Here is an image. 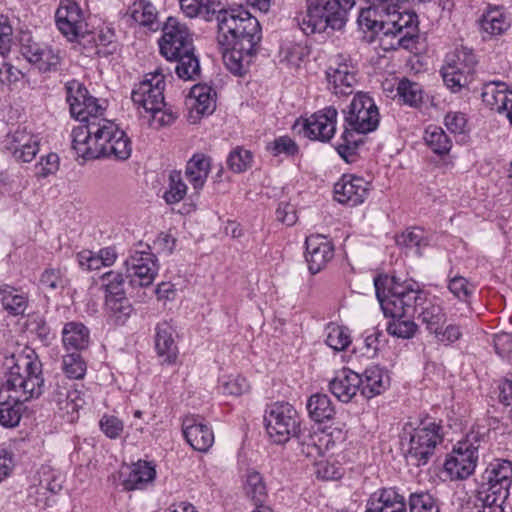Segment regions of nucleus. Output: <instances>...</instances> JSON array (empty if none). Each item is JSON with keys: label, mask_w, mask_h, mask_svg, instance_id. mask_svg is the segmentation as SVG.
<instances>
[{"label": "nucleus", "mask_w": 512, "mask_h": 512, "mask_svg": "<svg viewBox=\"0 0 512 512\" xmlns=\"http://www.w3.org/2000/svg\"><path fill=\"white\" fill-rule=\"evenodd\" d=\"M212 14L217 22V42L225 66L235 75L244 74L262 38L258 19L242 5L212 9Z\"/></svg>", "instance_id": "1"}, {"label": "nucleus", "mask_w": 512, "mask_h": 512, "mask_svg": "<svg viewBox=\"0 0 512 512\" xmlns=\"http://www.w3.org/2000/svg\"><path fill=\"white\" fill-rule=\"evenodd\" d=\"M377 300L384 315L415 316L430 333H435L446 322L443 308L419 289L416 283L398 282L394 277L379 275L374 278Z\"/></svg>", "instance_id": "2"}, {"label": "nucleus", "mask_w": 512, "mask_h": 512, "mask_svg": "<svg viewBox=\"0 0 512 512\" xmlns=\"http://www.w3.org/2000/svg\"><path fill=\"white\" fill-rule=\"evenodd\" d=\"M5 365L7 372L0 385V424L11 428L20 422L23 403L42 394L44 379L41 364L27 356H12Z\"/></svg>", "instance_id": "3"}, {"label": "nucleus", "mask_w": 512, "mask_h": 512, "mask_svg": "<svg viewBox=\"0 0 512 512\" xmlns=\"http://www.w3.org/2000/svg\"><path fill=\"white\" fill-rule=\"evenodd\" d=\"M76 154L84 159H97L113 156L117 160H127L132 152L130 138L111 120L92 123L87 130H77Z\"/></svg>", "instance_id": "4"}, {"label": "nucleus", "mask_w": 512, "mask_h": 512, "mask_svg": "<svg viewBox=\"0 0 512 512\" xmlns=\"http://www.w3.org/2000/svg\"><path fill=\"white\" fill-rule=\"evenodd\" d=\"M164 76L156 71L149 73L136 84L131 93V99L138 109L142 108L149 115V121L155 128L170 125L177 118L172 111L165 110Z\"/></svg>", "instance_id": "5"}, {"label": "nucleus", "mask_w": 512, "mask_h": 512, "mask_svg": "<svg viewBox=\"0 0 512 512\" xmlns=\"http://www.w3.org/2000/svg\"><path fill=\"white\" fill-rule=\"evenodd\" d=\"M404 433L407 435V444H402L404 456L417 467L427 465L443 441V427L436 422L421 423L411 431L405 429Z\"/></svg>", "instance_id": "6"}, {"label": "nucleus", "mask_w": 512, "mask_h": 512, "mask_svg": "<svg viewBox=\"0 0 512 512\" xmlns=\"http://www.w3.org/2000/svg\"><path fill=\"white\" fill-rule=\"evenodd\" d=\"M348 10L334 0H307L306 13L298 18L305 34L324 32L327 28L342 29L347 21Z\"/></svg>", "instance_id": "7"}, {"label": "nucleus", "mask_w": 512, "mask_h": 512, "mask_svg": "<svg viewBox=\"0 0 512 512\" xmlns=\"http://www.w3.org/2000/svg\"><path fill=\"white\" fill-rule=\"evenodd\" d=\"M66 92L72 117L84 123L72 130V148H74L77 130H87L92 123L107 119L103 117L105 107L99 103L98 99L89 94L87 88L82 83L76 80L68 82L66 84Z\"/></svg>", "instance_id": "8"}, {"label": "nucleus", "mask_w": 512, "mask_h": 512, "mask_svg": "<svg viewBox=\"0 0 512 512\" xmlns=\"http://www.w3.org/2000/svg\"><path fill=\"white\" fill-rule=\"evenodd\" d=\"M267 434L277 444H283L300 431V418L295 408L287 402H276L264 414Z\"/></svg>", "instance_id": "9"}, {"label": "nucleus", "mask_w": 512, "mask_h": 512, "mask_svg": "<svg viewBox=\"0 0 512 512\" xmlns=\"http://www.w3.org/2000/svg\"><path fill=\"white\" fill-rule=\"evenodd\" d=\"M476 64V56L467 47L462 46L448 53L441 69L445 85L452 92H459L470 83Z\"/></svg>", "instance_id": "10"}, {"label": "nucleus", "mask_w": 512, "mask_h": 512, "mask_svg": "<svg viewBox=\"0 0 512 512\" xmlns=\"http://www.w3.org/2000/svg\"><path fill=\"white\" fill-rule=\"evenodd\" d=\"M345 130L358 134L374 131L380 120L377 106L367 94H356L347 109L343 111Z\"/></svg>", "instance_id": "11"}, {"label": "nucleus", "mask_w": 512, "mask_h": 512, "mask_svg": "<svg viewBox=\"0 0 512 512\" xmlns=\"http://www.w3.org/2000/svg\"><path fill=\"white\" fill-rule=\"evenodd\" d=\"M125 268L129 283L135 287H147L152 285L158 274V261L146 246L143 250H133L125 260Z\"/></svg>", "instance_id": "12"}, {"label": "nucleus", "mask_w": 512, "mask_h": 512, "mask_svg": "<svg viewBox=\"0 0 512 512\" xmlns=\"http://www.w3.org/2000/svg\"><path fill=\"white\" fill-rule=\"evenodd\" d=\"M50 401L55 404L61 417L68 422L78 418V411L85 404L84 393L65 378L57 379L50 393Z\"/></svg>", "instance_id": "13"}, {"label": "nucleus", "mask_w": 512, "mask_h": 512, "mask_svg": "<svg viewBox=\"0 0 512 512\" xmlns=\"http://www.w3.org/2000/svg\"><path fill=\"white\" fill-rule=\"evenodd\" d=\"M477 440L459 441L444 463V469L451 479H466L475 470L478 461Z\"/></svg>", "instance_id": "14"}, {"label": "nucleus", "mask_w": 512, "mask_h": 512, "mask_svg": "<svg viewBox=\"0 0 512 512\" xmlns=\"http://www.w3.org/2000/svg\"><path fill=\"white\" fill-rule=\"evenodd\" d=\"M160 53L165 58H175L179 53L194 50L192 36L185 24L169 17L163 26L159 40Z\"/></svg>", "instance_id": "15"}, {"label": "nucleus", "mask_w": 512, "mask_h": 512, "mask_svg": "<svg viewBox=\"0 0 512 512\" xmlns=\"http://www.w3.org/2000/svg\"><path fill=\"white\" fill-rule=\"evenodd\" d=\"M356 66L348 55L335 56L332 64L326 71L329 89L335 95L352 94L356 83Z\"/></svg>", "instance_id": "16"}, {"label": "nucleus", "mask_w": 512, "mask_h": 512, "mask_svg": "<svg viewBox=\"0 0 512 512\" xmlns=\"http://www.w3.org/2000/svg\"><path fill=\"white\" fill-rule=\"evenodd\" d=\"M59 31L70 41L86 33V22L79 5L73 0H63L55 13Z\"/></svg>", "instance_id": "17"}, {"label": "nucleus", "mask_w": 512, "mask_h": 512, "mask_svg": "<svg viewBox=\"0 0 512 512\" xmlns=\"http://www.w3.org/2000/svg\"><path fill=\"white\" fill-rule=\"evenodd\" d=\"M337 116L333 106L315 112L303 121L304 136L321 142L330 141L336 132Z\"/></svg>", "instance_id": "18"}, {"label": "nucleus", "mask_w": 512, "mask_h": 512, "mask_svg": "<svg viewBox=\"0 0 512 512\" xmlns=\"http://www.w3.org/2000/svg\"><path fill=\"white\" fill-rule=\"evenodd\" d=\"M182 432L196 451L207 452L214 443V433L199 415H188L182 421Z\"/></svg>", "instance_id": "19"}, {"label": "nucleus", "mask_w": 512, "mask_h": 512, "mask_svg": "<svg viewBox=\"0 0 512 512\" xmlns=\"http://www.w3.org/2000/svg\"><path fill=\"white\" fill-rule=\"evenodd\" d=\"M368 194L369 183L354 175H343L334 185L335 199L352 207L363 203Z\"/></svg>", "instance_id": "20"}, {"label": "nucleus", "mask_w": 512, "mask_h": 512, "mask_svg": "<svg viewBox=\"0 0 512 512\" xmlns=\"http://www.w3.org/2000/svg\"><path fill=\"white\" fill-rule=\"evenodd\" d=\"M306 261L312 274L318 273L334 256L333 245L322 235L306 238Z\"/></svg>", "instance_id": "21"}, {"label": "nucleus", "mask_w": 512, "mask_h": 512, "mask_svg": "<svg viewBox=\"0 0 512 512\" xmlns=\"http://www.w3.org/2000/svg\"><path fill=\"white\" fill-rule=\"evenodd\" d=\"M365 512H407L406 501L395 488H384L370 496Z\"/></svg>", "instance_id": "22"}, {"label": "nucleus", "mask_w": 512, "mask_h": 512, "mask_svg": "<svg viewBox=\"0 0 512 512\" xmlns=\"http://www.w3.org/2000/svg\"><path fill=\"white\" fill-rule=\"evenodd\" d=\"M361 376L350 370L342 369L329 382V390L341 402L348 403L360 390Z\"/></svg>", "instance_id": "23"}, {"label": "nucleus", "mask_w": 512, "mask_h": 512, "mask_svg": "<svg viewBox=\"0 0 512 512\" xmlns=\"http://www.w3.org/2000/svg\"><path fill=\"white\" fill-rule=\"evenodd\" d=\"M509 494L502 487L481 483L477 492L480 512H504Z\"/></svg>", "instance_id": "24"}, {"label": "nucleus", "mask_w": 512, "mask_h": 512, "mask_svg": "<svg viewBox=\"0 0 512 512\" xmlns=\"http://www.w3.org/2000/svg\"><path fill=\"white\" fill-rule=\"evenodd\" d=\"M483 102L496 112L502 113L512 102V90L508 89L506 83L501 81H490L482 88Z\"/></svg>", "instance_id": "25"}, {"label": "nucleus", "mask_w": 512, "mask_h": 512, "mask_svg": "<svg viewBox=\"0 0 512 512\" xmlns=\"http://www.w3.org/2000/svg\"><path fill=\"white\" fill-rule=\"evenodd\" d=\"M483 102L496 112L502 113L512 102V90L508 89L506 83L501 81H490L482 88Z\"/></svg>", "instance_id": "26"}, {"label": "nucleus", "mask_w": 512, "mask_h": 512, "mask_svg": "<svg viewBox=\"0 0 512 512\" xmlns=\"http://www.w3.org/2000/svg\"><path fill=\"white\" fill-rule=\"evenodd\" d=\"M9 150L17 161L30 162L39 151V138L26 131H16Z\"/></svg>", "instance_id": "27"}, {"label": "nucleus", "mask_w": 512, "mask_h": 512, "mask_svg": "<svg viewBox=\"0 0 512 512\" xmlns=\"http://www.w3.org/2000/svg\"><path fill=\"white\" fill-rule=\"evenodd\" d=\"M361 376V394L370 399L383 393L389 386L390 380L386 372L378 366L366 368Z\"/></svg>", "instance_id": "28"}, {"label": "nucleus", "mask_w": 512, "mask_h": 512, "mask_svg": "<svg viewBox=\"0 0 512 512\" xmlns=\"http://www.w3.org/2000/svg\"><path fill=\"white\" fill-rule=\"evenodd\" d=\"M174 333L172 325L166 321L159 323L156 327L155 347L158 355L167 363H173L178 354Z\"/></svg>", "instance_id": "29"}, {"label": "nucleus", "mask_w": 512, "mask_h": 512, "mask_svg": "<svg viewBox=\"0 0 512 512\" xmlns=\"http://www.w3.org/2000/svg\"><path fill=\"white\" fill-rule=\"evenodd\" d=\"M483 484L510 489L512 478V462L505 459H495L486 468L483 476Z\"/></svg>", "instance_id": "30"}, {"label": "nucleus", "mask_w": 512, "mask_h": 512, "mask_svg": "<svg viewBox=\"0 0 512 512\" xmlns=\"http://www.w3.org/2000/svg\"><path fill=\"white\" fill-rule=\"evenodd\" d=\"M62 342L67 351H82L89 346V330L80 322H68L62 330Z\"/></svg>", "instance_id": "31"}, {"label": "nucleus", "mask_w": 512, "mask_h": 512, "mask_svg": "<svg viewBox=\"0 0 512 512\" xmlns=\"http://www.w3.org/2000/svg\"><path fill=\"white\" fill-rule=\"evenodd\" d=\"M156 471L154 466L146 461H138L134 463L129 473L123 480V486L126 490L143 489L148 483L155 478Z\"/></svg>", "instance_id": "32"}, {"label": "nucleus", "mask_w": 512, "mask_h": 512, "mask_svg": "<svg viewBox=\"0 0 512 512\" xmlns=\"http://www.w3.org/2000/svg\"><path fill=\"white\" fill-rule=\"evenodd\" d=\"M209 171L210 159L203 154H196L187 162L185 175L193 189L199 192L207 180Z\"/></svg>", "instance_id": "33"}, {"label": "nucleus", "mask_w": 512, "mask_h": 512, "mask_svg": "<svg viewBox=\"0 0 512 512\" xmlns=\"http://www.w3.org/2000/svg\"><path fill=\"white\" fill-rule=\"evenodd\" d=\"M306 408L309 417L317 422L323 423L333 418L335 415V408L328 395L316 393L309 397Z\"/></svg>", "instance_id": "34"}, {"label": "nucleus", "mask_w": 512, "mask_h": 512, "mask_svg": "<svg viewBox=\"0 0 512 512\" xmlns=\"http://www.w3.org/2000/svg\"><path fill=\"white\" fill-rule=\"evenodd\" d=\"M190 97L194 99L193 108L198 114H212L216 108V92L211 86L197 84L192 87Z\"/></svg>", "instance_id": "35"}, {"label": "nucleus", "mask_w": 512, "mask_h": 512, "mask_svg": "<svg viewBox=\"0 0 512 512\" xmlns=\"http://www.w3.org/2000/svg\"><path fill=\"white\" fill-rule=\"evenodd\" d=\"M244 490L255 507L266 505L268 499L267 487L263 476L258 471L254 469L247 471Z\"/></svg>", "instance_id": "36"}, {"label": "nucleus", "mask_w": 512, "mask_h": 512, "mask_svg": "<svg viewBox=\"0 0 512 512\" xmlns=\"http://www.w3.org/2000/svg\"><path fill=\"white\" fill-rule=\"evenodd\" d=\"M128 14L139 25L155 29L158 12L149 0H135L129 6Z\"/></svg>", "instance_id": "37"}, {"label": "nucleus", "mask_w": 512, "mask_h": 512, "mask_svg": "<svg viewBox=\"0 0 512 512\" xmlns=\"http://www.w3.org/2000/svg\"><path fill=\"white\" fill-rule=\"evenodd\" d=\"M480 30L487 36L502 35L510 27L507 17L498 9L486 12L479 21Z\"/></svg>", "instance_id": "38"}, {"label": "nucleus", "mask_w": 512, "mask_h": 512, "mask_svg": "<svg viewBox=\"0 0 512 512\" xmlns=\"http://www.w3.org/2000/svg\"><path fill=\"white\" fill-rule=\"evenodd\" d=\"M168 61L176 62L175 72L180 79L193 80L200 73V64L194 54V50L179 53L175 58H166Z\"/></svg>", "instance_id": "39"}, {"label": "nucleus", "mask_w": 512, "mask_h": 512, "mask_svg": "<svg viewBox=\"0 0 512 512\" xmlns=\"http://www.w3.org/2000/svg\"><path fill=\"white\" fill-rule=\"evenodd\" d=\"M108 320L115 325H123L132 314L133 307L126 296H110L106 299Z\"/></svg>", "instance_id": "40"}, {"label": "nucleus", "mask_w": 512, "mask_h": 512, "mask_svg": "<svg viewBox=\"0 0 512 512\" xmlns=\"http://www.w3.org/2000/svg\"><path fill=\"white\" fill-rule=\"evenodd\" d=\"M424 141L436 154L443 155L450 151L452 141L445 131L438 126L430 125L424 132Z\"/></svg>", "instance_id": "41"}, {"label": "nucleus", "mask_w": 512, "mask_h": 512, "mask_svg": "<svg viewBox=\"0 0 512 512\" xmlns=\"http://www.w3.org/2000/svg\"><path fill=\"white\" fill-rule=\"evenodd\" d=\"M1 302L3 308L10 314L17 316L25 312L27 308V297L19 293L15 288L5 286L0 288Z\"/></svg>", "instance_id": "42"}, {"label": "nucleus", "mask_w": 512, "mask_h": 512, "mask_svg": "<svg viewBox=\"0 0 512 512\" xmlns=\"http://www.w3.org/2000/svg\"><path fill=\"white\" fill-rule=\"evenodd\" d=\"M398 246L406 248H416L417 254L421 255L422 250L430 245V239L423 229L413 227L406 229L395 237Z\"/></svg>", "instance_id": "43"}, {"label": "nucleus", "mask_w": 512, "mask_h": 512, "mask_svg": "<svg viewBox=\"0 0 512 512\" xmlns=\"http://www.w3.org/2000/svg\"><path fill=\"white\" fill-rule=\"evenodd\" d=\"M385 316L392 318V321L387 325V332L392 336L402 339H410L418 330L417 324L411 319L414 316Z\"/></svg>", "instance_id": "44"}, {"label": "nucleus", "mask_w": 512, "mask_h": 512, "mask_svg": "<svg viewBox=\"0 0 512 512\" xmlns=\"http://www.w3.org/2000/svg\"><path fill=\"white\" fill-rule=\"evenodd\" d=\"M101 287L105 290L106 299L110 296H126L125 278L119 271L110 270L100 277Z\"/></svg>", "instance_id": "45"}, {"label": "nucleus", "mask_w": 512, "mask_h": 512, "mask_svg": "<svg viewBox=\"0 0 512 512\" xmlns=\"http://www.w3.org/2000/svg\"><path fill=\"white\" fill-rule=\"evenodd\" d=\"M187 193V185L183 181L180 171H172L169 174L168 187L163 198L167 204H176L184 199Z\"/></svg>", "instance_id": "46"}, {"label": "nucleus", "mask_w": 512, "mask_h": 512, "mask_svg": "<svg viewBox=\"0 0 512 512\" xmlns=\"http://www.w3.org/2000/svg\"><path fill=\"white\" fill-rule=\"evenodd\" d=\"M326 344L335 351L345 350L351 343V336L346 327L329 324L326 328Z\"/></svg>", "instance_id": "47"}, {"label": "nucleus", "mask_w": 512, "mask_h": 512, "mask_svg": "<svg viewBox=\"0 0 512 512\" xmlns=\"http://www.w3.org/2000/svg\"><path fill=\"white\" fill-rule=\"evenodd\" d=\"M408 504L410 512H440L436 499L427 491L411 493Z\"/></svg>", "instance_id": "48"}, {"label": "nucleus", "mask_w": 512, "mask_h": 512, "mask_svg": "<svg viewBox=\"0 0 512 512\" xmlns=\"http://www.w3.org/2000/svg\"><path fill=\"white\" fill-rule=\"evenodd\" d=\"M86 362L79 352H71L63 356L62 370L69 379H81L86 373Z\"/></svg>", "instance_id": "49"}, {"label": "nucleus", "mask_w": 512, "mask_h": 512, "mask_svg": "<svg viewBox=\"0 0 512 512\" xmlns=\"http://www.w3.org/2000/svg\"><path fill=\"white\" fill-rule=\"evenodd\" d=\"M397 93L404 103L410 106H417L422 102V88L416 83L408 79L399 82Z\"/></svg>", "instance_id": "50"}, {"label": "nucleus", "mask_w": 512, "mask_h": 512, "mask_svg": "<svg viewBox=\"0 0 512 512\" xmlns=\"http://www.w3.org/2000/svg\"><path fill=\"white\" fill-rule=\"evenodd\" d=\"M362 143L361 139H356L353 132L344 130L341 136V142L336 146V150L340 157L346 162H353L357 155L359 145Z\"/></svg>", "instance_id": "51"}, {"label": "nucleus", "mask_w": 512, "mask_h": 512, "mask_svg": "<svg viewBox=\"0 0 512 512\" xmlns=\"http://www.w3.org/2000/svg\"><path fill=\"white\" fill-rule=\"evenodd\" d=\"M252 153L242 147H236L228 156V167L235 173L246 171L252 163Z\"/></svg>", "instance_id": "52"}, {"label": "nucleus", "mask_w": 512, "mask_h": 512, "mask_svg": "<svg viewBox=\"0 0 512 512\" xmlns=\"http://www.w3.org/2000/svg\"><path fill=\"white\" fill-rule=\"evenodd\" d=\"M38 58L39 59L34 61L32 64H34L39 71L50 72L59 69L61 63L59 51H55L50 47L44 46Z\"/></svg>", "instance_id": "53"}, {"label": "nucleus", "mask_w": 512, "mask_h": 512, "mask_svg": "<svg viewBox=\"0 0 512 512\" xmlns=\"http://www.w3.org/2000/svg\"><path fill=\"white\" fill-rule=\"evenodd\" d=\"M448 289L460 301L468 302L475 291V286L465 277L455 276L450 279Z\"/></svg>", "instance_id": "54"}, {"label": "nucleus", "mask_w": 512, "mask_h": 512, "mask_svg": "<svg viewBox=\"0 0 512 512\" xmlns=\"http://www.w3.org/2000/svg\"><path fill=\"white\" fill-rule=\"evenodd\" d=\"M248 387L246 379L240 376H228L220 380V389L226 395H241L248 390Z\"/></svg>", "instance_id": "55"}, {"label": "nucleus", "mask_w": 512, "mask_h": 512, "mask_svg": "<svg viewBox=\"0 0 512 512\" xmlns=\"http://www.w3.org/2000/svg\"><path fill=\"white\" fill-rule=\"evenodd\" d=\"M99 425L101 431L110 439L118 438L124 430L122 420L113 415H103Z\"/></svg>", "instance_id": "56"}, {"label": "nucleus", "mask_w": 512, "mask_h": 512, "mask_svg": "<svg viewBox=\"0 0 512 512\" xmlns=\"http://www.w3.org/2000/svg\"><path fill=\"white\" fill-rule=\"evenodd\" d=\"M494 348L496 353L508 360H512V334L501 332L494 336Z\"/></svg>", "instance_id": "57"}, {"label": "nucleus", "mask_w": 512, "mask_h": 512, "mask_svg": "<svg viewBox=\"0 0 512 512\" xmlns=\"http://www.w3.org/2000/svg\"><path fill=\"white\" fill-rule=\"evenodd\" d=\"M44 46L34 41L29 35H24L21 38L20 51L21 54L30 62L37 61Z\"/></svg>", "instance_id": "58"}, {"label": "nucleus", "mask_w": 512, "mask_h": 512, "mask_svg": "<svg viewBox=\"0 0 512 512\" xmlns=\"http://www.w3.org/2000/svg\"><path fill=\"white\" fill-rule=\"evenodd\" d=\"M180 6L183 13L190 18L210 13L208 0H180Z\"/></svg>", "instance_id": "59"}, {"label": "nucleus", "mask_w": 512, "mask_h": 512, "mask_svg": "<svg viewBox=\"0 0 512 512\" xmlns=\"http://www.w3.org/2000/svg\"><path fill=\"white\" fill-rule=\"evenodd\" d=\"M40 282L43 287L50 290L63 288L65 285V281L61 277L60 271L56 269L45 270L41 276Z\"/></svg>", "instance_id": "60"}, {"label": "nucleus", "mask_w": 512, "mask_h": 512, "mask_svg": "<svg viewBox=\"0 0 512 512\" xmlns=\"http://www.w3.org/2000/svg\"><path fill=\"white\" fill-rule=\"evenodd\" d=\"M434 335L438 342L449 345L460 339L462 331L458 325H448L445 330L440 327Z\"/></svg>", "instance_id": "61"}, {"label": "nucleus", "mask_w": 512, "mask_h": 512, "mask_svg": "<svg viewBox=\"0 0 512 512\" xmlns=\"http://www.w3.org/2000/svg\"><path fill=\"white\" fill-rule=\"evenodd\" d=\"M298 152L297 144L289 137L282 136L273 142V153L275 156L286 154L288 156L295 155Z\"/></svg>", "instance_id": "62"}, {"label": "nucleus", "mask_w": 512, "mask_h": 512, "mask_svg": "<svg viewBox=\"0 0 512 512\" xmlns=\"http://www.w3.org/2000/svg\"><path fill=\"white\" fill-rule=\"evenodd\" d=\"M59 167V157L55 153H49L45 157L41 158V161L38 165L39 171L38 175L41 177H46L50 174L55 173Z\"/></svg>", "instance_id": "63"}, {"label": "nucleus", "mask_w": 512, "mask_h": 512, "mask_svg": "<svg viewBox=\"0 0 512 512\" xmlns=\"http://www.w3.org/2000/svg\"><path fill=\"white\" fill-rule=\"evenodd\" d=\"M276 219L287 226L294 225L297 221L294 206L285 202L280 203L276 210Z\"/></svg>", "instance_id": "64"}]
</instances>
